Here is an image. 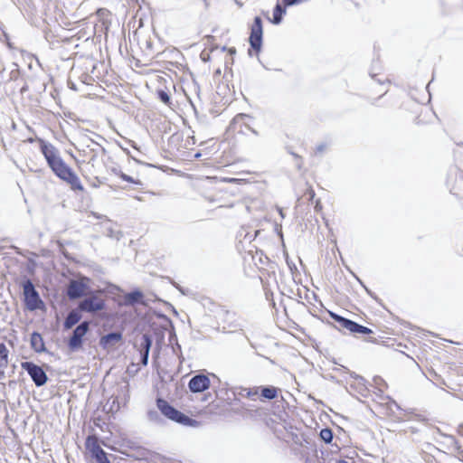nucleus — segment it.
Here are the masks:
<instances>
[{
	"label": "nucleus",
	"instance_id": "nucleus-1",
	"mask_svg": "<svg viewBox=\"0 0 463 463\" xmlns=\"http://www.w3.org/2000/svg\"><path fill=\"white\" fill-rule=\"evenodd\" d=\"M39 142L41 152L53 174L69 184L72 190L83 191L80 178L61 158L58 148L43 139H39Z\"/></svg>",
	"mask_w": 463,
	"mask_h": 463
},
{
	"label": "nucleus",
	"instance_id": "nucleus-2",
	"mask_svg": "<svg viewBox=\"0 0 463 463\" xmlns=\"http://www.w3.org/2000/svg\"><path fill=\"white\" fill-rule=\"evenodd\" d=\"M156 406L160 412L168 420L183 426L196 428L200 425L199 421L190 418L182 411L172 406L166 400L163 398L156 399Z\"/></svg>",
	"mask_w": 463,
	"mask_h": 463
},
{
	"label": "nucleus",
	"instance_id": "nucleus-3",
	"mask_svg": "<svg viewBox=\"0 0 463 463\" xmlns=\"http://www.w3.org/2000/svg\"><path fill=\"white\" fill-rule=\"evenodd\" d=\"M21 287L26 307L32 311L40 308L43 303L33 281L28 278H24L21 282Z\"/></svg>",
	"mask_w": 463,
	"mask_h": 463
},
{
	"label": "nucleus",
	"instance_id": "nucleus-4",
	"mask_svg": "<svg viewBox=\"0 0 463 463\" xmlns=\"http://www.w3.org/2000/svg\"><path fill=\"white\" fill-rule=\"evenodd\" d=\"M21 367L29 374L37 387H42L47 383L48 376L40 365L33 362H23L21 363Z\"/></svg>",
	"mask_w": 463,
	"mask_h": 463
},
{
	"label": "nucleus",
	"instance_id": "nucleus-5",
	"mask_svg": "<svg viewBox=\"0 0 463 463\" xmlns=\"http://www.w3.org/2000/svg\"><path fill=\"white\" fill-rule=\"evenodd\" d=\"M105 307V300L96 294H90L78 304L80 311L91 314L103 310Z\"/></svg>",
	"mask_w": 463,
	"mask_h": 463
},
{
	"label": "nucleus",
	"instance_id": "nucleus-6",
	"mask_svg": "<svg viewBox=\"0 0 463 463\" xmlns=\"http://www.w3.org/2000/svg\"><path fill=\"white\" fill-rule=\"evenodd\" d=\"M85 447L90 454V457L94 458L97 463H110L107 457V453L99 443L98 437L94 435L88 436L85 441Z\"/></svg>",
	"mask_w": 463,
	"mask_h": 463
},
{
	"label": "nucleus",
	"instance_id": "nucleus-7",
	"mask_svg": "<svg viewBox=\"0 0 463 463\" xmlns=\"http://www.w3.org/2000/svg\"><path fill=\"white\" fill-rule=\"evenodd\" d=\"M262 37H263V25L262 19L260 16H256L250 26V33L249 37V43L252 50L257 53L260 52L262 47Z\"/></svg>",
	"mask_w": 463,
	"mask_h": 463
},
{
	"label": "nucleus",
	"instance_id": "nucleus-8",
	"mask_svg": "<svg viewBox=\"0 0 463 463\" xmlns=\"http://www.w3.org/2000/svg\"><path fill=\"white\" fill-rule=\"evenodd\" d=\"M433 439L445 449L463 455V450L457 439L452 435L443 433L439 428H436L433 432Z\"/></svg>",
	"mask_w": 463,
	"mask_h": 463
},
{
	"label": "nucleus",
	"instance_id": "nucleus-9",
	"mask_svg": "<svg viewBox=\"0 0 463 463\" xmlns=\"http://www.w3.org/2000/svg\"><path fill=\"white\" fill-rule=\"evenodd\" d=\"M90 329V322L83 321L79 324L74 330L68 341V346L71 350L75 351L82 346L83 336L88 333Z\"/></svg>",
	"mask_w": 463,
	"mask_h": 463
},
{
	"label": "nucleus",
	"instance_id": "nucleus-10",
	"mask_svg": "<svg viewBox=\"0 0 463 463\" xmlns=\"http://www.w3.org/2000/svg\"><path fill=\"white\" fill-rule=\"evenodd\" d=\"M80 152L88 160V163L93 165L98 157L106 154V149L98 142L90 140V144H87Z\"/></svg>",
	"mask_w": 463,
	"mask_h": 463
},
{
	"label": "nucleus",
	"instance_id": "nucleus-11",
	"mask_svg": "<svg viewBox=\"0 0 463 463\" xmlns=\"http://www.w3.org/2000/svg\"><path fill=\"white\" fill-rule=\"evenodd\" d=\"M210 385L209 377L203 373L193 376L188 383V388L194 393L203 392L209 389Z\"/></svg>",
	"mask_w": 463,
	"mask_h": 463
},
{
	"label": "nucleus",
	"instance_id": "nucleus-12",
	"mask_svg": "<svg viewBox=\"0 0 463 463\" xmlns=\"http://www.w3.org/2000/svg\"><path fill=\"white\" fill-rule=\"evenodd\" d=\"M87 285L81 280H71L67 287V296L70 299H79L86 295Z\"/></svg>",
	"mask_w": 463,
	"mask_h": 463
},
{
	"label": "nucleus",
	"instance_id": "nucleus-13",
	"mask_svg": "<svg viewBox=\"0 0 463 463\" xmlns=\"http://www.w3.org/2000/svg\"><path fill=\"white\" fill-rule=\"evenodd\" d=\"M122 340V333L115 331L110 332L99 339V345L105 349L109 350L116 346Z\"/></svg>",
	"mask_w": 463,
	"mask_h": 463
},
{
	"label": "nucleus",
	"instance_id": "nucleus-14",
	"mask_svg": "<svg viewBox=\"0 0 463 463\" xmlns=\"http://www.w3.org/2000/svg\"><path fill=\"white\" fill-rule=\"evenodd\" d=\"M152 345V338L149 335L144 334L141 337L140 348H141V363L146 365L148 363V356L150 348Z\"/></svg>",
	"mask_w": 463,
	"mask_h": 463
},
{
	"label": "nucleus",
	"instance_id": "nucleus-15",
	"mask_svg": "<svg viewBox=\"0 0 463 463\" xmlns=\"http://www.w3.org/2000/svg\"><path fill=\"white\" fill-rule=\"evenodd\" d=\"M144 294L139 289H135L124 295L123 305L124 306H135L137 304H142Z\"/></svg>",
	"mask_w": 463,
	"mask_h": 463
},
{
	"label": "nucleus",
	"instance_id": "nucleus-16",
	"mask_svg": "<svg viewBox=\"0 0 463 463\" xmlns=\"http://www.w3.org/2000/svg\"><path fill=\"white\" fill-rule=\"evenodd\" d=\"M80 312L78 308L77 309H73L71 311H70L67 315V317H65L64 319V322H63V327L64 329L68 330V329H71L76 324H78L80 322V320L81 319V315H80Z\"/></svg>",
	"mask_w": 463,
	"mask_h": 463
},
{
	"label": "nucleus",
	"instance_id": "nucleus-17",
	"mask_svg": "<svg viewBox=\"0 0 463 463\" xmlns=\"http://www.w3.org/2000/svg\"><path fill=\"white\" fill-rule=\"evenodd\" d=\"M30 344H31L32 349L38 354H41V353H43L46 351L43 339L41 334H39L38 332H33L31 335Z\"/></svg>",
	"mask_w": 463,
	"mask_h": 463
},
{
	"label": "nucleus",
	"instance_id": "nucleus-18",
	"mask_svg": "<svg viewBox=\"0 0 463 463\" xmlns=\"http://www.w3.org/2000/svg\"><path fill=\"white\" fill-rule=\"evenodd\" d=\"M286 14V6H282L279 3L274 7L273 10V18L271 22L274 24H279L282 21L283 15Z\"/></svg>",
	"mask_w": 463,
	"mask_h": 463
},
{
	"label": "nucleus",
	"instance_id": "nucleus-19",
	"mask_svg": "<svg viewBox=\"0 0 463 463\" xmlns=\"http://www.w3.org/2000/svg\"><path fill=\"white\" fill-rule=\"evenodd\" d=\"M350 333L353 334H362V335H369L372 334L373 331L367 326H362L354 321H352V324L348 330Z\"/></svg>",
	"mask_w": 463,
	"mask_h": 463
},
{
	"label": "nucleus",
	"instance_id": "nucleus-20",
	"mask_svg": "<svg viewBox=\"0 0 463 463\" xmlns=\"http://www.w3.org/2000/svg\"><path fill=\"white\" fill-rule=\"evenodd\" d=\"M330 317L336 322L338 323L339 326L341 328H344V329H346L347 331L349 330V327L352 324V321L351 319H348V318H345L340 315H337L334 312H330Z\"/></svg>",
	"mask_w": 463,
	"mask_h": 463
},
{
	"label": "nucleus",
	"instance_id": "nucleus-21",
	"mask_svg": "<svg viewBox=\"0 0 463 463\" xmlns=\"http://www.w3.org/2000/svg\"><path fill=\"white\" fill-rule=\"evenodd\" d=\"M261 396L267 400H273L278 396V390L273 386L262 387Z\"/></svg>",
	"mask_w": 463,
	"mask_h": 463
},
{
	"label": "nucleus",
	"instance_id": "nucleus-22",
	"mask_svg": "<svg viewBox=\"0 0 463 463\" xmlns=\"http://www.w3.org/2000/svg\"><path fill=\"white\" fill-rule=\"evenodd\" d=\"M8 350L5 344H0V369H4L8 364Z\"/></svg>",
	"mask_w": 463,
	"mask_h": 463
},
{
	"label": "nucleus",
	"instance_id": "nucleus-23",
	"mask_svg": "<svg viewBox=\"0 0 463 463\" xmlns=\"http://www.w3.org/2000/svg\"><path fill=\"white\" fill-rule=\"evenodd\" d=\"M320 439L326 444H330L334 439V434L331 429L325 428L320 430Z\"/></svg>",
	"mask_w": 463,
	"mask_h": 463
},
{
	"label": "nucleus",
	"instance_id": "nucleus-24",
	"mask_svg": "<svg viewBox=\"0 0 463 463\" xmlns=\"http://www.w3.org/2000/svg\"><path fill=\"white\" fill-rule=\"evenodd\" d=\"M156 95L159 100L162 101L164 104L169 105L171 103L170 96L165 90H157Z\"/></svg>",
	"mask_w": 463,
	"mask_h": 463
},
{
	"label": "nucleus",
	"instance_id": "nucleus-25",
	"mask_svg": "<svg viewBox=\"0 0 463 463\" xmlns=\"http://www.w3.org/2000/svg\"><path fill=\"white\" fill-rule=\"evenodd\" d=\"M147 418L150 421H153V422H160L161 421V418H160V415L158 414V412L155 410H152V411H149L147 412Z\"/></svg>",
	"mask_w": 463,
	"mask_h": 463
},
{
	"label": "nucleus",
	"instance_id": "nucleus-26",
	"mask_svg": "<svg viewBox=\"0 0 463 463\" xmlns=\"http://www.w3.org/2000/svg\"><path fill=\"white\" fill-rule=\"evenodd\" d=\"M119 177L126 182L132 183V184H135L137 185H141L140 180H135L130 175H128L124 174L123 172L119 173Z\"/></svg>",
	"mask_w": 463,
	"mask_h": 463
},
{
	"label": "nucleus",
	"instance_id": "nucleus-27",
	"mask_svg": "<svg viewBox=\"0 0 463 463\" xmlns=\"http://www.w3.org/2000/svg\"><path fill=\"white\" fill-rule=\"evenodd\" d=\"M242 392H245V396L248 398H251L252 396H255L259 393L258 389L250 390V389H243ZM241 395H244V393H241Z\"/></svg>",
	"mask_w": 463,
	"mask_h": 463
},
{
	"label": "nucleus",
	"instance_id": "nucleus-28",
	"mask_svg": "<svg viewBox=\"0 0 463 463\" xmlns=\"http://www.w3.org/2000/svg\"><path fill=\"white\" fill-rule=\"evenodd\" d=\"M303 0H282L285 6H291L301 3Z\"/></svg>",
	"mask_w": 463,
	"mask_h": 463
},
{
	"label": "nucleus",
	"instance_id": "nucleus-29",
	"mask_svg": "<svg viewBox=\"0 0 463 463\" xmlns=\"http://www.w3.org/2000/svg\"><path fill=\"white\" fill-rule=\"evenodd\" d=\"M289 153H290V155H292L298 160V162H297L298 168H301V165H302V159H301V157L298 154H296L294 152H289Z\"/></svg>",
	"mask_w": 463,
	"mask_h": 463
},
{
	"label": "nucleus",
	"instance_id": "nucleus-30",
	"mask_svg": "<svg viewBox=\"0 0 463 463\" xmlns=\"http://www.w3.org/2000/svg\"><path fill=\"white\" fill-rule=\"evenodd\" d=\"M326 146L320 144L316 147V154H322L326 150Z\"/></svg>",
	"mask_w": 463,
	"mask_h": 463
},
{
	"label": "nucleus",
	"instance_id": "nucleus-31",
	"mask_svg": "<svg viewBox=\"0 0 463 463\" xmlns=\"http://www.w3.org/2000/svg\"><path fill=\"white\" fill-rule=\"evenodd\" d=\"M392 406H394L395 408H397L398 410H402L400 408V406L398 405V403L394 401V400H391L390 402V408H392Z\"/></svg>",
	"mask_w": 463,
	"mask_h": 463
},
{
	"label": "nucleus",
	"instance_id": "nucleus-32",
	"mask_svg": "<svg viewBox=\"0 0 463 463\" xmlns=\"http://www.w3.org/2000/svg\"><path fill=\"white\" fill-rule=\"evenodd\" d=\"M373 382H374L375 384H380L381 383L383 382V380L380 376H375L373 378Z\"/></svg>",
	"mask_w": 463,
	"mask_h": 463
},
{
	"label": "nucleus",
	"instance_id": "nucleus-33",
	"mask_svg": "<svg viewBox=\"0 0 463 463\" xmlns=\"http://www.w3.org/2000/svg\"><path fill=\"white\" fill-rule=\"evenodd\" d=\"M357 280H358V281L360 282V284L364 288V289L366 290V292H367L370 296H373L372 291H371L370 289H368V288H367L363 284V282H362L359 279H357Z\"/></svg>",
	"mask_w": 463,
	"mask_h": 463
},
{
	"label": "nucleus",
	"instance_id": "nucleus-34",
	"mask_svg": "<svg viewBox=\"0 0 463 463\" xmlns=\"http://www.w3.org/2000/svg\"><path fill=\"white\" fill-rule=\"evenodd\" d=\"M321 208H322L321 203H320L319 200H317L316 203L315 209H316V211H319V210H321Z\"/></svg>",
	"mask_w": 463,
	"mask_h": 463
},
{
	"label": "nucleus",
	"instance_id": "nucleus-35",
	"mask_svg": "<svg viewBox=\"0 0 463 463\" xmlns=\"http://www.w3.org/2000/svg\"><path fill=\"white\" fill-rule=\"evenodd\" d=\"M176 350H181V346L179 344H176L175 346H173V352L176 353Z\"/></svg>",
	"mask_w": 463,
	"mask_h": 463
},
{
	"label": "nucleus",
	"instance_id": "nucleus-36",
	"mask_svg": "<svg viewBox=\"0 0 463 463\" xmlns=\"http://www.w3.org/2000/svg\"><path fill=\"white\" fill-rule=\"evenodd\" d=\"M314 197H315V192L313 190H310V192H309V199L313 200Z\"/></svg>",
	"mask_w": 463,
	"mask_h": 463
},
{
	"label": "nucleus",
	"instance_id": "nucleus-37",
	"mask_svg": "<svg viewBox=\"0 0 463 463\" xmlns=\"http://www.w3.org/2000/svg\"><path fill=\"white\" fill-rule=\"evenodd\" d=\"M278 211H279V215H280L282 218H284V213H283L282 209H281V208H279V209H278Z\"/></svg>",
	"mask_w": 463,
	"mask_h": 463
},
{
	"label": "nucleus",
	"instance_id": "nucleus-38",
	"mask_svg": "<svg viewBox=\"0 0 463 463\" xmlns=\"http://www.w3.org/2000/svg\"><path fill=\"white\" fill-rule=\"evenodd\" d=\"M336 463H348V462L345 459H340V460H337Z\"/></svg>",
	"mask_w": 463,
	"mask_h": 463
},
{
	"label": "nucleus",
	"instance_id": "nucleus-39",
	"mask_svg": "<svg viewBox=\"0 0 463 463\" xmlns=\"http://www.w3.org/2000/svg\"><path fill=\"white\" fill-rule=\"evenodd\" d=\"M230 52H231V53H235V49H231V50H230Z\"/></svg>",
	"mask_w": 463,
	"mask_h": 463
},
{
	"label": "nucleus",
	"instance_id": "nucleus-40",
	"mask_svg": "<svg viewBox=\"0 0 463 463\" xmlns=\"http://www.w3.org/2000/svg\"><path fill=\"white\" fill-rule=\"evenodd\" d=\"M254 135H258V132L255 129L251 130Z\"/></svg>",
	"mask_w": 463,
	"mask_h": 463
}]
</instances>
